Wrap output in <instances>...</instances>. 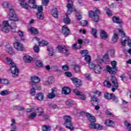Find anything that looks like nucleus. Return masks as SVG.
<instances>
[{
    "mask_svg": "<svg viewBox=\"0 0 131 131\" xmlns=\"http://www.w3.org/2000/svg\"><path fill=\"white\" fill-rule=\"evenodd\" d=\"M31 80L30 84L32 86V89L30 91V94L32 96H35V91H40L41 90L40 85L38 84L40 81V79L36 76H34L31 77Z\"/></svg>",
    "mask_w": 131,
    "mask_h": 131,
    "instance_id": "1",
    "label": "nucleus"
},
{
    "mask_svg": "<svg viewBox=\"0 0 131 131\" xmlns=\"http://www.w3.org/2000/svg\"><path fill=\"white\" fill-rule=\"evenodd\" d=\"M86 117L88 118L91 124H89V127L93 128V129H97V130H101L103 129V126L100 125V124L96 123V118L92 116L89 113H85Z\"/></svg>",
    "mask_w": 131,
    "mask_h": 131,
    "instance_id": "2",
    "label": "nucleus"
},
{
    "mask_svg": "<svg viewBox=\"0 0 131 131\" xmlns=\"http://www.w3.org/2000/svg\"><path fill=\"white\" fill-rule=\"evenodd\" d=\"M6 61L7 63H8V65H11V68L10 69V71L11 72V73L12 74L13 77H16L18 76L20 71L19 70V69L17 68V66H16V63L13 61L12 59L10 57H6Z\"/></svg>",
    "mask_w": 131,
    "mask_h": 131,
    "instance_id": "3",
    "label": "nucleus"
},
{
    "mask_svg": "<svg viewBox=\"0 0 131 131\" xmlns=\"http://www.w3.org/2000/svg\"><path fill=\"white\" fill-rule=\"evenodd\" d=\"M101 10L98 8L95 7V10L89 11V16L91 18L94 22L98 23L100 21V16H101Z\"/></svg>",
    "mask_w": 131,
    "mask_h": 131,
    "instance_id": "4",
    "label": "nucleus"
},
{
    "mask_svg": "<svg viewBox=\"0 0 131 131\" xmlns=\"http://www.w3.org/2000/svg\"><path fill=\"white\" fill-rule=\"evenodd\" d=\"M111 65L112 67L110 66H106V68L107 72L111 74V75H115L118 71V68H117V62L115 60H113L111 62Z\"/></svg>",
    "mask_w": 131,
    "mask_h": 131,
    "instance_id": "5",
    "label": "nucleus"
},
{
    "mask_svg": "<svg viewBox=\"0 0 131 131\" xmlns=\"http://www.w3.org/2000/svg\"><path fill=\"white\" fill-rule=\"evenodd\" d=\"M63 118L64 121V125L66 126V128L70 130H73L74 127L73 126V124H72V118H71V116L64 115Z\"/></svg>",
    "mask_w": 131,
    "mask_h": 131,
    "instance_id": "6",
    "label": "nucleus"
},
{
    "mask_svg": "<svg viewBox=\"0 0 131 131\" xmlns=\"http://www.w3.org/2000/svg\"><path fill=\"white\" fill-rule=\"evenodd\" d=\"M56 51L59 54H64L66 56L70 55L69 50L67 49V47L65 45H58L56 47Z\"/></svg>",
    "mask_w": 131,
    "mask_h": 131,
    "instance_id": "7",
    "label": "nucleus"
},
{
    "mask_svg": "<svg viewBox=\"0 0 131 131\" xmlns=\"http://www.w3.org/2000/svg\"><path fill=\"white\" fill-rule=\"evenodd\" d=\"M8 16H9L11 21H13V22H17V21H19L18 16H17V14L15 13L14 8H10L9 9Z\"/></svg>",
    "mask_w": 131,
    "mask_h": 131,
    "instance_id": "8",
    "label": "nucleus"
},
{
    "mask_svg": "<svg viewBox=\"0 0 131 131\" xmlns=\"http://www.w3.org/2000/svg\"><path fill=\"white\" fill-rule=\"evenodd\" d=\"M8 27H9V23L7 20H4L2 23V26L0 25V30L5 33H9L10 30Z\"/></svg>",
    "mask_w": 131,
    "mask_h": 131,
    "instance_id": "9",
    "label": "nucleus"
},
{
    "mask_svg": "<svg viewBox=\"0 0 131 131\" xmlns=\"http://www.w3.org/2000/svg\"><path fill=\"white\" fill-rule=\"evenodd\" d=\"M73 93L75 94L76 96L77 97H79V99L80 100H82L83 101H84L86 99V97H85V95L84 94H82V92H80L77 89H74Z\"/></svg>",
    "mask_w": 131,
    "mask_h": 131,
    "instance_id": "10",
    "label": "nucleus"
},
{
    "mask_svg": "<svg viewBox=\"0 0 131 131\" xmlns=\"http://www.w3.org/2000/svg\"><path fill=\"white\" fill-rule=\"evenodd\" d=\"M111 81H112V83L113 84V86L114 87L112 89V92H115V89H118V86H119L116 77L114 76H112Z\"/></svg>",
    "mask_w": 131,
    "mask_h": 131,
    "instance_id": "11",
    "label": "nucleus"
},
{
    "mask_svg": "<svg viewBox=\"0 0 131 131\" xmlns=\"http://www.w3.org/2000/svg\"><path fill=\"white\" fill-rule=\"evenodd\" d=\"M71 80H72L73 83L74 84L76 88H79L82 85V84L81 83V80L77 78L72 77L71 78Z\"/></svg>",
    "mask_w": 131,
    "mask_h": 131,
    "instance_id": "12",
    "label": "nucleus"
},
{
    "mask_svg": "<svg viewBox=\"0 0 131 131\" xmlns=\"http://www.w3.org/2000/svg\"><path fill=\"white\" fill-rule=\"evenodd\" d=\"M13 47L17 51H19V52H22L23 51V50H24L23 45H22L21 42L18 41H16L13 43Z\"/></svg>",
    "mask_w": 131,
    "mask_h": 131,
    "instance_id": "13",
    "label": "nucleus"
},
{
    "mask_svg": "<svg viewBox=\"0 0 131 131\" xmlns=\"http://www.w3.org/2000/svg\"><path fill=\"white\" fill-rule=\"evenodd\" d=\"M61 33L64 35L65 37H67L68 35H70V30L67 27V26L64 25L62 27Z\"/></svg>",
    "mask_w": 131,
    "mask_h": 131,
    "instance_id": "14",
    "label": "nucleus"
},
{
    "mask_svg": "<svg viewBox=\"0 0 131 131\" xmlns=\"http://www.w3.org/2000/svg\"><path fill=\"white\" fill-rule=\"evenodd\" d=\"M91 103L92 106H96L97 105H99L100 103V99H99L95 96H92L91 97Z\"/></svg>",
    "mask_w": 131,
    "mask_h": 131,
    "instance_id": "15",
    "label": "nucleus"
},
{
    "mask_svg": "<svg viewBox=\"0 0 131 131\" xmlns=\"http://www.w3.org/2000/svg\"><path fill=\"white\" fill-rule=\"evenodd\" d=\"M19 5L25 10H29V8H31L29 4L26 3V0H19Z\"/></svg>",
    "mask_w": 131,
    "mask_h": 131,
    "instance_id": "16",
    "label": "nucleus"
},
{
    "mask_svg": "<svg viewBox=\"0 0 131 131\" xmlns=\"http://www.w3.org/2000/svg\"><path fill=\"white\" fill-rule=\"evenodd\" d=\"M68 8V11L67 14L68 15H70L73 12V2H71L70 3H68L67 5Z\"/></svg>",
    "mask_w": 131,
    "mask_h": 131,
    "instance_id": "17",
    "label": "nucleus"
},
{
    "mask_svg": "<svg viewBox=\"0 0 131 131\" xmlns=\"http://www.w3.org/2000/svg\"><path fill=\"white\" fill-rule=\"evenodd\" d=\"M102 69H103V68L101 66L96 64L95 68H94V72L97 74H100L102 73Z\"/></svg>",
    "mask_w": 131,
    "mask_h": 131,
    "instance_id": "18",
    "label": "nucleus"
},
{
    "mask_svg": "<svg viewBox=\"0 0 131 131\" xmlns=\"http://www.w3.org/2000/svg\"><path fill=\"white\" fill-rule=\"evenodd\" d=\"M51 15L54 18H58L59 16V10L56 8L52 9L51 10Z\"/></svg>",
    "mask_w": 131,
    "mask_h": 131,
    "instance_id": "19",
    "label": "nucleus"
},
{
    "mask_svg": "<svg viewBox=\"0 0 131 131\" xmlns=\"http://www.w3.org/2000/svg\"><path fill=\"white\" fill-rule=\"evenodd\" d=\"M62 93L64 95H69L71 93V89L69 87L64 86L62 89Z\"/></svg>",
    "mask_w": 131,
    "mask_h": 131,
    "instance_id": "20",
    "label": "nucleus"
},
{
    "mask_svg": "<svg viewBox=\"0 0 131 131\" xmlns=\"http://www.w3.org/2000/svg\"><path fill=\"white\" fill-rule=\"evenodd\" d=\"M29 31L32 33V34H36L37 35L39 33L38 30L33 27H31L28 29Z\"/></svg>",
    "mask_w": 131,
    "mask_h": 131,
    "instance_id": "21",
    "label": "nucleus"
},
{
    "mask_svg": "<svg viewBox=\"0 0 131 131\" xmlns=\"http://www.w3.org/2000/svg\"><path fill=\"white\" fill-rule=\"evenodd\" d=\"M5 50L8 54L10 55H11V56H13V55H14L15 53H14V50H13V48L11 46H6Z\"/></svg>",
    "mask_w": 131,
    "mask_h": 131,
    "instance_id": "22",
    "label": "nucleus"
},
{
    "mask_svg": "<svg viewBox=\"0 0 131 131\" xmlns=\"http://www.w3.org/2000/svg\"><path fill=\"white\" fill-rule=\"evenodd\" d=\"M56 90H57L56 88L52 89L51 93H49L48 95V98H49V99H54V98L56 97V95H55V93H56Z\"/></svg>",
    "mask_w": 131,
    "mask_h": 131,
    "instance_id": "23",
    "label": "nucleus"
},
{
    "mask_svg": "<svg viewBox=\"0 0 131 131\" xmlns=\"http://www.w3.org/2000/svg\"><path fill=\"white\" fill-rule=\"evenodd\" d=\"M36 99L38 101H43L45 99V95L42 93H39L36 94Z\"/></svg>",
    "mask_w": 131,
    "mask_h": 131,
    "instance_id": "24",
    "label": "nucleus"
},
{
    "mask_svg": "<svg viewBox=\"0 0 131 131\" xmlns=\"http://www.w3.org/2000/svg\"><path fill=\"white\" fill-rule=\"evenodd\" d=\"M113 21L114 23H116V24H122V20L118 17H113Z\"/></svg>",
    "mask_w": 131,
    "mask_h": 131,
    "instance_id": "25",
    "label": "nucleus"
},
{
    "mask_svg": "<svg viewBox=\"0 0 131 131\" xmlns=\"http://www.w3.org/2000/svg\"><path fill=\"white\" fill-rule=\"evenodd\" d=\"M114 94H110L108 92L105 93L104 94V98L105 100H112V97H113Z\"/></svg>",
    "mask_w": 131,
    "mask_h": 131,
    "instance_id": "26",
    "label": "nucleus"
},
{
    "mask_svg": "<svg viewBox=\"0 0 131 131\" xmlns=\"http://www.w3.org/2000/svg\"><path fill=\"white\" fill-rule=\"evenodd\" d=\"M104 124L106 126H113L114 125V122L111 120L107 119L105 120Z\"/></svg>",
    "mask_w": 131,
    "mask_h": 131,
    "instance_id": "27",
    "label": "nucleus"
},
{
    "mask_svg": "<svg viewBox=\"0 0 131 131\" xmlns=\"http://www.w3.org/2000/svg\"><path fill=\"white\" fill-rule=\"evenodd\" d=\"M112 41L113 43H115L118 41V34L116 33H114L113 36Z\"/></svg>",
    "mask_w": 131,
    "mask_h": 131,
    "instance_id": "28",
    "label": "nucleus"
},
{
    "mask_svg": "<svg viewBox=\"0 0 131 131\" xmlns=\"http://www.w3.org/2000/svg\"><path fill=\"white\" fill-rule=\"evenodd\" d=\"M100 36L101 38L106 39L108 38V34L104 30L101 31Z\"/></svg>",
    "mask_w": 131,
    "mask_h": 131,
    "instance_id": "29",
    "label": "nucleus"
},
{
    "mask_svg": "<svg viewBox=\"0 0 131 131\" xmlns=\"http://www.w3.org/2000/svg\"><path fill=\"white\" fill-rule=\"evenodd\" d=\"M49 45V42L47 40H42L41 41H39V47H47Z\"/></svg>",
    "mask_w": 131,
    "mask_h": 131,
    "instance_id": "30",
    "label": "nucleus"
},
{
    "mask_svg": "<svg viewBox=\"0 0 131 131\" xmlns=\"http://www.w3.org/2000/svg\"><path fill=\"white\" fill-rule=\"evenodd\" d=\"M109 61H110V59L109 58V55L108 53H106L103 57L102 61L105 62V63H107V62H109Z\"/></svg>",
    "mask_w": 131,
    "mask_h": 131,
    "instance_id": "31",
    "label": "nucleus"
},
{
    "mask_svg": "<svg viewBox=\"0 0 131 131\" xmlns=\"http://www.w3.org/2000/svg\"><path fill=\"white\" fill-rule=\"evenodd\" d=\"M29 4H30V5H32V8L33 9H36L37 5H36V2H35V0H29Z\"/></svg>",
    "mask_w": 131,
    "mask_h": 131,
    "instance_id": "32",
    "label": "nucleus"
},
{
    "mask_svg": "<svg viewBox=\"0 0 131 131\" xmlns=\"http://www.w3.org/2000/svg\"><path fill=\"white\" fill-rule=\"evenodd\" d=\"M32 57L29 56H25L24 57V60L26 63H30L32 61Z\"/></svg>",
    "mask_w": 131,
    "mask_h": 131,
    "instance_id": "33",
    "label": "nucleus"
},
{
    "mask_svg": "<svg viewBox=\"0 0 131 131\" xmlns=\"http://www.w3.org/2000/svg\"><path fill=\"white\" fill-rule=\"evenodd\" d=\"M91 34H92V35H93L94 37H95V38L98 37V36H97V34H98V31L97 30V29L94 28H92Z\"/></svg>",
    "mask_w": 131,
    "mask_h": 131,
    "instance_id": "34",
    "label": "nucleus"
},
{
    "mask_svg": "<svg viewBox=\"0 0 131 131\" xmlns=\"http://www.w3.org/2000/svg\"><path fill=\"white\" fill-rule=\"evenodd\" d=\"M74 104V101L71 99H69L66 101V105L69 107H72Z\"/></svg>",
    "mask_w": 131,
    "mask_h": 131,
    "instance_id": "35",
    "label": "nucleus"
},
{
    "mask_svg": "<svg viewBox=\"0 0 131 131\" xmlns=\"http://www.w3.org/2000/svg\"><path fill=\"white\" fill-rule=\"evenodd\" d=\"M35 110L38 111L37 113H39L38 116H42V114L45 113V111H43V108H42V107H38L36 108Z\"/></svg>",
    "mask_w": 131,
    "mask_h": 131,
    "instance_id": "36",
    "label": "nucleus"
},
{
    "mask_svg": "<svg viewBox=\"0 0 131 131\" xmlns=\"http://www.w3.org/2000/svg\"><path fill=\"white\" fill-rule=\"evenodd\" d=\"M36 16L39 20H43V12H37Z\"/></svg>",
    "mask_w": 131,
    "mask_h": 131,
    "instance_id": "37",
    "label": "nucleus"
},
{
    "mask_svg": "<svg viewBox=\"0 0 131 131\" xmlns=\"http://www.w3.org/2000/svg\"><path fill=\"white\" fill-rule=\"evenodd\" d=\"M47 51L49 52V55L50 56H54L55 55V52H54V49L53 48H50L48 47Z\"/></svg>",
    "mask_w": 131,
    "mask_h": 131,
    "instance_id": "38",
    "label": "nucleus"
},
{
    "mask_svg": "<svg viewBox=\"0 0 131 131\" xmlns=\"http://www.w3.org/2000/svg\"><path fill=\"white\" fill-rule=\"evenodd\" d=\"M74 70H75L76 73H79L81 72V70H80V66H79V65L77 64V65H75V66L74 67Z\"/></svg>",
    "mask_w": 131,
    "mask_h": 131,
    "instance_id": "39",
    "label": "nucleus"
},
{
    "mask_svg": "<svg viewBox=\"0 0 131 131\" xmlns=\"http://www.w3.org/2000/svg\"><path fill=\"white\" fill-rule=\"evenodd\" d=\"M66 18H63V21L66 24H69L71 22V20H70L68 14H66Z\"/></svg>",
    "mask_w": 131,
    "mask_h": 131,
    "instance_id": "40",
    "label": "nucleus"
},
{
    "mask_svg": "<svg viewBox=\"0 0 131 131\" xmlns=\"http://www.w3.org/2000/svg\"><path fill=\"white\" fill-rule=\"evenodd\" d=\"M80 54L81 55V56H82V57H85V56L89 55V51L86 50L80 51Z\"/></svg>",
    "mask_w": 131,
    "mask_h": 131,
    "instance_id": "41",
    "label": "nucleus"
},
{
    "mask_svg": "<svg viewBox=\"0 0 131 131\" xmlns=\"http://www.w3.org/2000/svg\"><path fill=\"white\" fill-rule=\"evenodd\" d=\"M10 94H11V92L8 90H3L0 93L1 96H7Z\"/></svg>",
    "mask_w": 131,
    "mask_h": 131,
    "instance_id": "42",
    "label": "nucleus"
},
{
    "mask_svg": "<svg viewBox=\"0 0 131 131\" xmlns=\"http://www.w3.org/2000/svg\"><path fill=\"white\" fill-rule=\"evenodd\" d=\"M84 57H85L84 60H85V62H87V63H91V61H92V57H91V56H90L88 54Z\"/></svg>",
    "mask_w": 131,
    "mask_h": 131,
    "instance_id": "43",
    "label": "nucleus"
},
{
    "mask_svg": "<svg viewBox=\"0 0 131 131\" xmlns=\"http://www.w3.org/2000/svg\"><path fill=\"white\" fill-rule=\"evenodd\" d=\"M13 108L14 110H18L19 111H24L25 110V108L21 106H13Z\"/></svg>",
    "mask_w": 131,
    "mask_h": 131,
    "instance_id": "44",
    "label": "nucleus"
},
{
    "mask_svg": "<svg viewBox=\"0 0 131 131\" xmlns=\"http://www.w3.org/2000/svg\"><path fill=\"white\" fill-rule=\"evenodd\" d=\"M18 34L20 36L22 40H24V32L21 30H19L18 32Z\"/></svg>",
    "mask_w": 131,
    "mask_h": 131,
    "instance_id": "45",
    "label": "nucleus"
},
{
    "mask_svg": "<svg viewBox=\"0 0 131 131\" xmlns=\"http://www.w3.org/2000/svg\"><path fill=\"white\" fill-rule=\"evenodd\" d=\"M72 48L73 50H80V49L82 48L81 45H77V44L75 43L72 45Z\"/></svg>",
    "mask_w": 131,
    "mask_h": 131,
    "instance_id": "46",
    "label": "nucleus"
},
{
    "mask_svg": "<svg viewBox=\"0 0 131 131\" xmlns=\"http://www.w3.org/2000/svg\"><path fill=\"white\" fill-rule=\"evenodd\" d=\"M103 85L104 86H106V88H110V86L112 85L111 82H110L109 81L105 80L103 82Z\"/></svg>",
    "mask_w": 131,
    "mask_h": 131,
    "instance_id": "47",
    "label": "nucleus"
},
{
    "mask_svg": "<svg viewBox=\"0 0 131 131\" xmlns=\"http://www.w3.org/2000/svg\"><path fill=\"white\" fill-rule=\"evenodd\" d=\"M33 9H35L36 10H37L38 11V13H42V11H43V8H42V6L40 5L39 6L37 5L36 8Z\"/></svg>",
    "mask_w": 131,
    "mask_h": 131,
    "instance_id": "48",
    "label": "nucleus"
},
{
    "mask_svg": "<svg viewBox=\"0 0 131 131\" xmlns=\"http://www.w3.org/2000/svg\"><path fill=\"white\" fill-rule=\"evenodd\" d=\"M49 107L52 109H58V108H59V106H58L57 104L54 103H51L49 104Z\"/></svg>",
    "mask_w": 131,
    "mask_h": 131,
    "instance_id": "49",
    "label": "nucleus"
},
{
    "mask_svg": "<svg viewBox=\"0 0 131 131\" xmlns=\"http://www.w3.org/2000/svg\"><path fill=\"white\" fill-rule=\"evenodd\" d=\"M42 131H50V130H51V127L49 126L43 125L42 126Z\"/></svg>",
    "mask_w": 131,
    "mask_h": 131,
    "instance_id": "50",
    "label": "nucleus"
},
{
    "mask_svg": "<svg viewBox=\"0 0 131 131\" xmlns=\"http://www.w3.org/2000/svg\"><path fill=\"white\" fill-rule=\"evenodd\" d=\"M124 124L125 125V126H126V127H128V131H131V124L130 123H128V122L125 121L124 122Z\"/></svg>",
    "mask_w": 131,
    "mask_h": 131,
    "instance_id": "51",
    "label": "nucleus"
},
{
    "mask_svg": "<svg viewBox=\"0 0 131 131\" xmlns=\"http://www.w3.org/2000/svg\"><path fill=\"white\" fill-rule=\"evenodd\" d=\"M119 35L121 36V37H125V33H124V32L122 29H120L119 30Z\"/></svg>",
    "mask_w": 131,
    "mask_h": 131,
    "instance_id": "52",
    "label": "nucleus"
},
{
    "mask_svg": "<svg viewBox=\"0 0 131 131\" xmlns=\"http://www.w3.org/2000/svg\"><path fill=\"white\" fill-rule=\"evenodd\" d=\"M105 10L106 11V14L107 15V16H111L113 15V14L112 13V11H111L110 9H108L107 7H105Z\"/></svg>",
    "mask_w": 131,
    "mask_h": 131,
    "instance_id": "53",
    "label": "nucleus"
},
{
    "mask_svg": "<svg viewBox=\"0 0 131 131\" xmlns=\"http://www.w3.org/2000/svg\"><path fill=\"white\" fill-rule=\"evenodd\" d=\"M94 95L93 96H95V97H96V98H98V97H100V96H101V95H102V92L99 91L98 90H96L95 91V93H94Z\"/></svg>",
    "mask_w": 131,
    "mask_h": 131,
    "instance_id": "54",
    "label": "nucleus"
},
{
    "mask_svg": "<svg viewBox=\"0 0 131 131\" xmlns=\"http://www.w3.org/2000/svg\"><path fill=\"white\" fill-rule=\"evenodd\" d=\"M36 66L37 67H42L43 66V63L40 60H37L36 62Z\"/></svg>",
    "mask_w": 131,
    "mask_h": 131,
    "instance_id": "55",
    "label": "nucleus"
},
{
    "mask_svg": "<svg viewBox=\"0 0 131 131\" xmlns=\"http://www.w3.org/2000/svg\"><path fill=\"white\" fill-rule=\"evenodd\" d=\"M80 25L84 27L88 25V21L86 20H81L80 23Z\"/></svg>",
    "mask_w": 131,
    "mask_h": 131,
    "instance_id": "56",
    "label": "nucleus"
},
{
    "mask_svg": "<svg viewBox=\"0 0 131 131\" xmlns=\"http://www.w3.org/2000/svg\"><path fill=\"white\" fill-rule=\"evenodd\" d=\"M89 68H90V69H93V70H94L95 68L96 67L97 64H95L94 63H89Z\"/></svg>",
    "mask_w": 131,
    "mask_h": 131,
    "instance_id": "57",
    "label": "nucleus"
},
{
    "mask_svg": "<svg viewBox=\"0 0 131 131\" xmlns=\"http://www.w3.org/2000/svg\"><path fill=\"white\" fill-rule=\"evenodd\" d=\"M3 84H9L10 81L7 79H2V83Z\"/></svg>",
    "mask_w": 131,
    "mask_h": 131,
    "instance_id": "58",
    "label": "nucleus"
},
{
    "mask_svg": "<svg viewBox=\"0 0 131 131\" xmlns=\"http://www.w3.org/2000/svg\"><path fill=\"white\" fill-rule=\"evenodd\" d=\"M114 96H112V99L113 100L114 102H115V103H118L119 102V100H118V97L115 96V95L113 94Z\"/></svg>",
    "mask_w": 131,
    "mask_h": 131,
    "instance_id": "59",
    "label": "nucleus"
},
{
    "mask_svg": "<svg viewBox=\"0 0 131 131\" xmlns=\"http://www.w3.org/2000/svg\"><path fill=\"white\" fill-rule=\"evenodd\" d=\"M62 69L64 71H68L69 70V67L67 64H64L62 66Z\"/></svg>",
    "mask_w": 131,
    "mask_h": 131,
    "instance_id": "60",
    "label": "nucleus"
},
{
    "mask_svg": "<svg viewBox=\"0 0 131 131\" xmlns=\"http://www.w3.org/2000/svg\"><path fill=\"white\" fill-rule=\"evenodd\" d=\"M33 50L35 53H38L39 52V47L37 45H35L33 48Z\"/></svg>",
    "mask_w": 131,
    "mask_h": 131,
    "instance_id": "61",
    "label": "nucleus"
},
{
    "mask_svg": "<svg viewBox=\"0 0 131 131\" xmlns=\"http://www.w3.org/2000/svg\"><path fill=\"white\" fill-rule=\"evenodd\" d=\"M120 78H121V80L122 81H125V79H126V76H125V74H121V75L120 76Z\"/></svg>",
    "mask_w": 131,
    "mask_h": 131,
    "instance_id": "62",
    "label": "nucleus"
},
{
    "mask_svg": "<svg viewBox=\"0 0 131 131\" xmlns=\"http://www.w3.org/2000/svg\"><path fill=\"white\" fill-rule=\"evenodd\" d=\"M36 117V113L35 112L32 113L29 116V118H35Z\"/></svg>",
    "mask_w": 131,
    "mask_h": 131,
    "instance_id": "63",
    "label": "nucleus"
},
{
    "mask_svg": "<svg viewBox=\"0 0 131 131\" xmlns=\"http://www.w3.org/2000/svg\"><path fill=\"white\" fill-rule=\"evenodd\" d=\"M64 75L67 77H71L72 76V73L69 72H66L64 73Z\"/></svg>",
    "mask_w": 131,
    "mask_h": 131,
    "instance_id": "64",
    "label": "nucleus"
}]
</instances>
